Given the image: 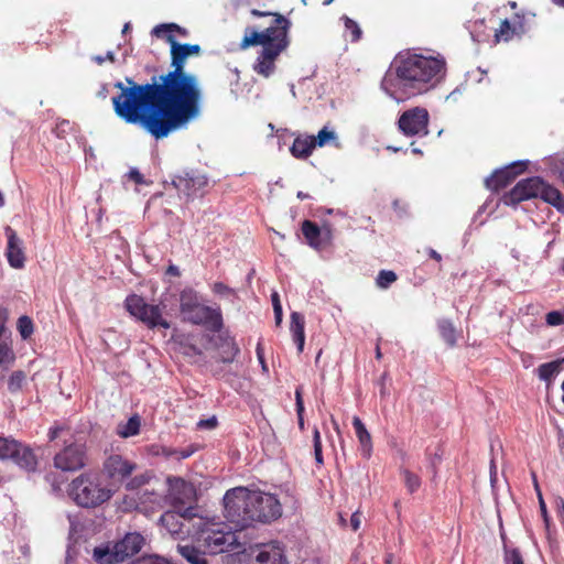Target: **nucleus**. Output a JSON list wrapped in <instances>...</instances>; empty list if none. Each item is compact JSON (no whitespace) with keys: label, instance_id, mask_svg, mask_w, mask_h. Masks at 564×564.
Masks as SVG:
<instances>
[{"label":"nucleus","instance_id":"nucleus-1","mask_svg":"<svg viewBox=\"0 0 564 564\" xmlns=\"http://www.w3.org/2000/svg\"><path fill=\"white\" fill-rule=\"evenodd\" d=\"M170 44L171 69L153 76L151 83L129 86L117 82L120 94L112 98L115 113L127 123H139L155 140L186 128L202 112L203 93L196 75L185 70L189 56H198V44H181L173 34L164 36Z\"/></svg>","mask_w":564,"mask_h":564},{"label":"nucleus","instance_id":"nucleus-2","mask_svg":"<svg viewBox=\"0 0 564 564\" xmlns=\"http://www.w3.org/2000/svg\"><path fill=\"white\" fill-rule=\"evenodd\" d=\"M443 58L400 52L381 80V88L400 101L427 91L445 74Z\"/></svg>","mask_w":564,"mask_h":564},{"label":"nucleus","instance_id":"nucleus-3","mask_svg":"<svg viewBox=\"0 0 564 564\" xmlns=\"http://www.w3.org/2000/svg\"><path fill=\"white\" fill-rule=\"evenodd\" d=\"M250 13L257 18H273L272 23L262 31L251 26L246 28L245 35L239 45L241 50L257 45L262 46L253 65V70L263 77H269L275 69L276 58L289 46L288 33L291 22L276 12L252 9Z\"/></svg>","mask_w":564,"mask_h":564},{"label":"nucleus","instance_id":"nucleus-4","mask_svg":"<svg viewBox=\"0 0 564 564\" xmlns=\"http://www.w3.org/2000/svg\"><path fill=\"white\" fill-rule=\"evenodd\" d=\"M268 500L256 498V491L243 487H237L226 492L224 497L225 518L236 530H243L252 525L261 513H258L256 503H268Z\"/></svg>","mask_w":564,"mask_h":564},{"label":"nucleus","instance_id":"nucleus-5","mask_svg":"<svg viewBox=\"0 0 564 564\" xmlns=\"http://www.w3.org/2000/svg\"><path fill=\"white\" fill-rule=\"evenodd\" d=\"M535 197H540L558 210L564 212V196L562 193L539 176L521 180L510 192L502 196L501 200L507 206H516L523 200Z\"/></svg>","mask_w":564,"mask_h":564},{"label":"nucleus","instance_id":"nucleus-6","mask_svg":"<svg viewBox=\"0 0 564 564\" xmlns=\"http://www.w3.org/2000/svg\"><path fill=\"white\" fill-rule=\"evenodd\" d=\"M144 536L139 532H128L115 543L96 546L93 558L98 564H118L138 554L144 545Z\"/></svg>","mask_w":564,"mask_h":564},{"label":"nucleus","instance_id":"nucleus-7","mask_svg":"<svg viewBox=\"0 0 564 564\" xmlns=\"http://www.w3.org/2000/svg\"><path fill=\"white\" fill-rule=\"evenodd\" d=\"M113 491L100 484L93 474H83L73 480V500L84 508H96L107 502Z\"/></svg>","mask_w":564,"mask_h":564},{"label":"nucleus","instance_id":"nucleus-8","mask_svg":"<svg viewBox=\"0 0 564 564\" xmlns=\"http://www.w3.org/2000/svg\"><path fill=\"white\" fill-rule=\"evenodd\" d=\"M180 311L184 321L196 325H209L214 330L221 327L220 314L199 303L197 294L184 290L180 296Z\"/></svg>","mask_w":564,"mask_h":564},{"label":"nucleus","instance_id":"nucleus-9","mask_svg":"<svg viewBox=\"0 0 564 564\" xmlns=\"http://www.w3.org/2000/svg\"><path fill=\"white\" fill-rule=\"evenodd\" d=\"M12 459L19 467L34 471L37 467V457L33 449L10 437L0 436V460Z\"/></svg>","mask_w":564,"mask_h":564},{"label":"nucleus","instance_id":"nucleus-10","mask_svg":"<svg viewBox=\"0 0 564 564\" xmlns=\"http://www.w3.org/2000/svg\"><path fill=\"white\" fill-rule=\"evenodd\" d=\"M239 564H286L283 549L278 544H261L238 552Z\"/></svg>","mask_w":564,"mask_h":564},{"label":"nucleus","instance_id":"nucleus-11","mask_svg":"<svg viewBox=\"0 0 564 564\" xmlns=\"http://www.w3.org/2000/svg\"><path fill=\"white\" fill-rule=\"evenodd\" d=\"M126 306L131 315L145 323L150 328L156 326L170 328V324L162 317L159 305L147 304L142 297L130 295L126 300Z\"/></svg>","mask_w":564,"mask_h":564},{"label":"nucleus","instance_id":"nucleus-12","mask_svg":"<svg viewBox=\"0 0 564 564\" xmlns=\"http://www.w3.org/2000/svg\"><path fill=\"white\" fill-rule=\"evenodd\" d=\"M195 516L193 507H186L184 510L173 508L161 516L160 523L172 536L183 539L191 533L189 522Z\"/></svg>","mask_w":564,"mask_h":564},{"label":"nucleus","instance_id":"nucleus-13","mask_svg":"<svg viewBox=\"0 0 564 564\" xmlns=\"http://www.w3.org/2000/svg\"><path fill=\"white\" fill-rule=\"evenodd\" d=\"M430 116L425 108L414 107L402 112L398 120L400 131L406 137L429 134Z\"/></svg>","mask_w":564,"mask_h":564},{"label":"nucleus","instance_id":"nucleus-14","mask_svg":"<svg viewBox=\"0 0 564 564\" xmlns=\"http://www.w3.org/2000/svg\"><path fill=\"white\" fill-rule=\"evenodd\" d=\"M137 469V464L120 454L106 456L101 473L110 484H122Z\"/></svg>","mask_w":564,"mask_h":564},{"label":"nucleus","instance_id":"nucleus-15","mask_svg":"<svg viewBox=\"0 0 564 564\" xmlns=\"http://www.w3.org/2000/svg\"><path fill=\"white\" fill-rule=\"evenodd\" d=\"M301 232L310 247L328 246L333 242L335 226L325 219L321 223L305 219L301 223Z\"/></svg>","mask_w":564,"mask_h":564},{"label":"nucleus","instance_id":"nucleus-16","mask_svg":"<svg viewBox=\"0 0 564 564\" xmlns=\"http://www.w3.org/2000/svg\"><path fill=\"white\" fill-rule=\"evenodd\" d=\"M202 538L205 546L210 553L232 552L238 556L241 552V545L237 542V536L231 531L202 530Z\"/></svg>","mask_w":564,"mask_h":564},{"label":"nucleus","instance_id":"nucleus-17","mask_svg":"<svg viewBox=\"0 0 564 564\" xmlns=\"http://www.w3.org/2000/svg\"><path fill=\"white\" fill-rule=\"evenodd\" d=\"M169 491L166 499L174 509H185L196 500L195 487L180 477H169Z\"/></svg>","mask_w":564,"mask_h":564},{"label":"nucleus","instance_id":"nucleus-18","mask_svg":"<svg viewBox=\"0 0 564 564\" xmlns=\"http://www.w3.org/2000/svg\"><path fill=\"white\" fill-rule=\"evenodd\" d=\"M527 169V162H513L503 169L495 171L487 180L486 186L492 192H499L511 184L518 175L522 174Z\"/></svg>","mask_w":564,"mask_h":564},{"label":"nucleus","instance_id":"nucleus-19","mask_svg":"<svg viewBox=\"0 0 564 564\" xmlns=\"http://www.w3.org/2000/svg\"><path fill=\"white\" fill-rule=\"evenodd\" d=\"M173 186L188 198L198 195L208 185L206 175L195 172H185L183 175H175L172 180Z\"/></svg>","mask_w":564,"mask_h":564},{"label":"nucleus","instance_id":"nucleus-20","mask_svg":"<svg viewBox=\"0 0 564 564\" xmlns=\"http://www.w3.org/2000/svg\"><path fill=\"white\" fill-rule=\"evenodd\" d=\"M54 469L48 474L47 479L54 490H61L62 484L67 482L70 473V451L68 446H65L55 455Z\"/></svg>","mask_w":564,"mask_h":564},{"label":"nucleus","instance_id":"nucleus-21","mask_svg":"<svg viewBox=\"0 0 564 564\" xmlns=\"http://www.w3.org/2000/svg\"><path fill=\"white\" fill-rule=\"evenodd\" d=\"M256 498L258 502L260 500H268V503H256V509L260 514V518H257L256 522H269L278 519L282 514V508L280 501L275 498V496L267 492H262L256 490Z\"/></svg>","mask_w":564,"mask_h":564},{"label":"nucleus","instance_id":"nucleus-22","mask_svg":"<svg viewBox=\"0 0 564 564\" xmlns=\"http://www.w3.org/2000/svg\"><path fill=\"white\" fill-rule=\"evenodd\" d=\"M522 33H524V19L516 14L512 21L505 19L500 22L499 28L495 32V40L496 42H508Z\"/></svg>","mask_w":564,"mask_h":564},{"label":"nucleus","instance_id":"nucleus-23","mask_svg":"<svg viewBox=\"0 0 564 564\" xmlns=\"http://www.w3.org/2000/svg\"><path fill=\"white\" fill-rule=\"evenodd\" d=\"M316 148L313 135H299L294 139L290 152L300 160L307 159Z\"/></svg>","mask_w":564,"mask_h":564},{"label":"nucleus","instance_id":"nucleus-24","mask_svg":"<svg viewBox=\"0 0 564 564\" xmlns=\"http://www.w3.org/2000/svg\"><path fill=\"white\" fill-rule=\"evenodd\" d=\"M352 425L360 443L361 454L364 457L369 458L372 451L371 435L358 416H354Z\"/></svg>","mask_w":564,"mask_h":564},{"label":"nucleus","instance_id":"nucleus-25","mask_svg":"<svg viewBox=\"0 0 564 564\" xmlns=\"http://www.w3.org/2000/svg\"><path fill=\"white\" fill-rule=\"evenodd\" d=\"M178 554L189 564H208L205 553L188 543H177Z\"/></svg>","mask_w":564,"mask_h":564},{"label":"nucleus","instance_id":"nucleus-26","mask_svg":"<svg viewBox=\"0 0 564 564\" xmlns=\"http://www.w3.org/2000/svg\"><path fill=\"white\" fill-rule=\"evenodd\" d=\"M304 317L297 312L291 314L290 330L293 335V339L297 345L299 352L303 351L305 333H304Z\"/></svg>","mask_w":564,"mask_h":564},{"label":"nucleus","instance_id":"nucleus-27","mask_svg":"<svg viewBox=\"0 0 564 564\" xmlns=\"http://www.w3.org/2000/svg\"><path fill=\"white\" fill-rule=\"evenodd\" d=\"M15 355L12 349L11 340L0 341V380L4 377V371L14 362Z\"/></svg>","mask_w":564,"mask_h":564},{"label":"nucleus","instance_id":"nucleus-28","mask_svg":"<svg viewBox=\"0 0 564 564\" xmlns=\"http://www.w3.org/2000/svg\"><path fill=\"white\" fill-rule=\"evenodd\" d=\"M173 32H176L178 35L183 37L188 36V31L185 28H182L175 23H163L155 25L152 30V35L164 39L165 35L172 34Z\"/></svg>","mask_w":564,"mask_h":564},{"label":"nucleus","instance_id":"nucleus-29","mask_svg":"<svg viewBox=\"0 0 564 564\" xmlns=\"http://www.w3.org/2000/svg\"><path fill=\"white\" fill-rule=\"evenodd\" d=\"M140 431V419L138 415L131 416L126 423L118 424L117 433L121 437H130L137 435Z\"/></svg>","mask_w":564,"mask_h":564},{"label":"nucleus","instance_id":"nucleus-30","mask_svg":"<svg viewBox=\"0 0 564 564\" xmlns=\"http://www.w3.org/2000/svg\"><path fill=\"white\" fill-rule=\"evenodd\" d=\"M562 360H555L541 365L538 368L539 378L543 381H550L560 372Z\"/></svg>","mask_w":564,"mask_h":564},{"label":"nucleus","instance_id":"nucleus-31","mask_svg":"<svg viewBox=\"0 0 564 564\" xmlns=\"http://www.w3.org/2000/svg\"><path fill=\"white\" fill-rule=\"evenodd\" d=\"M17 329L22 339L26 340L34 333V324L29 316L22 315L19 317L17 322Z\"/></svg>","mask_w":564,"mask_h":564},{"label":"nucleus","instance_id":"nucleus-32","mask_svg":"<svg viewBox=\"0 0 564 564\" xmlns=\"http://www.w3.org/2000/svg\"><path fill=\"white\" fill-rule=\"evenodd\" d=\"M6 257L10 265L14 269H22L25 261V254L22 249H7Z\"/></svg>","mask_w":564,"mask_h":564},{"label":"nucleus","instance_id":"nucleus-33","mask_svg":"<svg viewBox=\"0 0 564 564\" xmlns=\"http://www.w3.org/2000/svg\"><path fill=\"white\" fill-rule=\"evenodd\" d=\"M438 328L443 339L449 345L454 346L456 344V335L455 328L453 324L448 321H442L438 324Z\"/></svg>","mask_w":564,"mask_h":564},{"label":"nucleus","instance_id":"nucleus-34","mask_svg":"<svg viewBox=\"0 0 564 564\" xmlns=\"http://www.w3.org/2000/svg\"><path fill=\"white\" fill-rule=\"evenodd\" d=\"M314 143L316 147H325L326 144L334 142L337 140V135L333 130H329L327 127L321 129L317 135H313Z\"/></svg>","mask_w":564,"mask_h":564},{"label":"nucleus","instance_id":"nucleus-35","mask_svg":"<svg viewBox=\"0 0 564 564\" xmlns=\"http://www.w3.org/2000/svg\"><path fill=\"white\" fill-rule=\"evenodd\" d=\"M238 351L239 349L236 347L234 341H226L223 352L217 357V361L232 362Z\"/></svg>","mask_w":564,"mask_h":564},{"label":"nucleus","instance_id":"nucleus-36","mask_svg":"<svg viewBox=\"0 0 564 564\" xmlns=\"http://www.w3.org/2000/svg\"><path fill=\"white\" fill-rule=\"evenodd\" d=\"M402 475L404 477L405 486L409 492H415L421 486V479L417 475L413 474L409 469L402 470Z\"/></svg>","mask_w":564,"mask_h":564},{"label":"nucleus","instance_id":"nucleus-37","mask_svg":"<svg viewBox=\"0 0 564 564\" xmlns=\"http://www.w3.org/2000/svg\"><path fill=\"white\" fill-rule=\"evenodd\" d=\"M343 20H344L346 30L350 32V41L358 42L361 39V34H362L361 29L359 28L358 23L346 15L343 17Z\"/></svg>","mask_w":564,"mask_h":564},{"label":"nucleus","instance_id":"nucleus-38","mask_svg":"<svg viewBox=\"0 0 564 564\" xmlns=\"http://www.w3.org/2000/svg\"><path fill=\"white\" fill-rule=\"evenodd\" d=\"M25 381V373L21 370L12 372L8 381V389L11 392L19 391Z\"/></svg>","mask_w":564,"mask_h":564},{"label":"nucleus","instance_id":"nucleus-39","mask_svg":"<svg viewBox=\"0 0 564 564\" xmlns=\"http://www.w3.org/2000/svg\"><path fill=\"white\" fill-rule=\"evenodd\" d=\"M9 319V311L6 307H0V341L1 340H11V333L7 327V322Z\"/></svg>","mask_w":564,"mask_h":564},{"label":"nucleus","instance_id":"nucleus-40","mask_svg":"<svg viewBox=\"0 0 564 564\" xmlns=\"http://www.w3.org/2000/svg\"><path fill=\"white\" fill-rule=\"evenodd\" d=\"M395 280H397V274L393 271L382 270L378 274L377 285L379 288L387 289Z\"/></svg>","mask_w":564,"mask_h":564},{"label":"nucleus","instance_id":"nucleus-41","mask_svg":"<svg viewBox=\"0 0 564 564\" xmlns=\"http://www.w3.org/2000/svg\"><path fill=\"white\" fill-rule=\"evenodd\" d=\"M313 443H314V456L315 462L318 465H323V455H322V441H321V433L317 427L313 431Z\"/></svg>","mask_w":564,"mask_h":564},{"label":"nucleus","instance_id":"nucleus-42","mask_svg":"<svg viewBox=\"0 0 564 564\" xmlns=\"http://www.w3.org/2000/svg\"><path fill=\"white\" fill-rule=\"evenodd\" d=\"M505 563L506 564H524L523 557L518 549H507L505 546Z\"/></svg>","mask_w":564,"mask_h":564},{"label":"nucleus","instance_id":"nucleus-43","mask_svg":"<svg viewBox=\"0 0 564 564\" xmlns=\"http://www.w3.org/2000/svg\"><path fill=\"white\" fill-rule=\"evenodd\" d=\"M546 324L550 326H558L564 324V311H552L545 316Z\"/></svg>","mask_w":564,"mask_h":564},{"label":"nucleus","instance_id":"nucleus-44","mask_svg":"<svg viewBox=\"0 0 564 564\" xmlns=\"http://www.w3.org/2000/svg\"><path fill=\"white\" fill-rule=\"evenodd\" d=\"M148 481H149V476H147V475L135 476L127 482L126 488L129 490H134V489L143 486Z\"/></svg>","mask_w":564,"mask_h":564},{"label":"nucleus","instance_id":"nucleus-45","mask_svg":"<svg viewBox=\"0 0 564 564\" xmlns=\"http://www.w3.org/2000/svg\"><path fill=\"white\" fill-rule=\"evenodd\" d=\"M87 459L83 452H73V470L80 469L86 466Z\"/></svg>","mask_w":564,"mask_h":564},{"label":"nucleus","instance_id":"nucleus-46","mask_svg":"<svg viewBox=\"0 0 564 564\" xmlns=\"http://www.w3.org/2000/svg\"><path fill=\"white\" fill-rule=\"evenodd\" d=\"M393 210L395 212L397 216L402 218L408 214V204L402 199H394L392 203Z\"/></svg>","mask_w":564,"mask_h":564},{"label":"nucleus","instance_id":"nucleus-47","mask_svg":"<svg viewBox=\"0 0 564 564\" xmlns=\"http://www.w3.org/2000/svg\"><path fill=\"white\" fill-rule=\"evenodd\" d=\"M4 234L8 239L7 247H19V239L17 232L9 226L4 228Z\"/></svg>","mask_w":564,"mask_h":564},{"label":"nucleus","instance_id":"nucleus-48","mask_svg":"<svg viewBox=\"0 0 564 564\" xmlns=\"http://www.w3.org/2000/svg\"><path fill=\"white\" fill-rule=\"evenodd\" d=\"M215 293L220 295H232L235 291L223 282H216L213 286Z\"/></svg>","mask_w":564,"mask_h":564},{"label":"nucleus","instance_id":"nucleus-49","mask_svg":"<svg viewBox=\"0 0 564 564\" xmlns=\"http://www.w3.org/2000/svg\"><path fill=\"white\" fill-rule=\"evenodd\" d=\"M68 429L66 426H54L48 432V438L51 442L57 440L62 434H67Z\"/></svg>","mask_w":564,"mask_h":564},{"label":"nucleus","instance_id":"nucleus-50","mask_svg":"<svg viewBox=\"0 0 564 564\" xmlns=\"http://www.w3.org/2000/svg\"><path fill=\"white\" fill-rule=\"evenodd\" d=\"M295 404H296V413L297 415H301V413H304V403L302 399V388H297L295 391Z\"/></svg>","mask_w":564,"mask_h":564},{"label":"nucleus","instance_id":"nucleus-51","mask_svg":"<svg viewBox=\"0 0 564 564\" xmlns=\"http://www.w3.org/2000/svg\"><path fill=\"white\" fill-rule=\"evenodd\" d=\"M127 176H128L129 180L133 181L135 184H143L144 183L143 175L137 169H131L128 172Z\"/></svg>","mask_w":564,"mask_h":564},{"label":"nucleus","instance_id":"nucleus-52","mask_svg":"<svg viewBox=\"0 0 564 564\" xmlns=\"http://www.w3.org/2000/svg\"><path fill=\"white\" fill-rule=\"evenodd\" d=\"M216 425H217V420L215 416L207 419V420H200L197 423V426L199 429H209L210 430V429H214Z\"/></svg>","mask_w":564,"mask_h":564},{"label":"nucleus","instance_id":"nucleus-53","mask_svg":"<svg viewBox=\"0 0 564 564\" xmlns=\"http://www.w3.org/2000/svg\"><path fill=\"white\" fill-rule=\"evenodd\" d=\"M94 61L98 64V65H101L105 61H109L111 63H115L116 61V57H115V54L112 52H108L106 54V56H101V55H97L94 57Z\"/></svg>","mask_w":564,"mask_h":564},{"label":"nucleus","instance_id":"nucleus-54","mask_svg":"<svg viewBox=\"0 0 564 564\" xmlns=\"http://www.w3.org/2000/svg\"><path fill=\"white\" fill-rule=\"evenodd\" d=\"M183 354L186 356H196L200 355L202 351L194 345L184 346Z\"/></svg>","mask_w":564,"mask_h":564},{"label":"nucleus","instance_id":"nucleus-55","mask_svg":"<svg viewBox=\"0 0 564 564\" xmlns=\"http://www.w3.org/2000/svg\"><path fill=\"white\" fill-rule=\"evenodd\" d=\"M350 525L354 531H357L360 528V513L358 511L352 513L350 518Z\"/></svg>","mask_w":564,"mask_h":564},{"label":"nucleus","instance_id":"nucleus-56","mask_svg":"<svg viewBox=\"0 0 564 564\" xmlns=\"http://www.w3.org/2000/svg\"><path fill=\"white\" fill-rule=\"evenodd\" d=\"M67 126H68V121H63L56 126L55 132L58 138H65Z\"/></svg>","mask_w":564,"mask_h":564},{"label":"nucleus","instance_id":"nucleus-57","mask_svg":"<svg viewBox=\"0 0 564 564\" xmlns=\"http://www.w3.org/2000/svg\"><path fill=\"white\" fill-rule=\"evenodd\" d=\"M388 378V373L384 372L379 379L380 394L384 397L387 394L386 381Z\"/></svg>","mask_w":564,"mask_h":564},{"label":"nucleus","instance_id":"nucleus-58","mask_svg":"<svg viewBox=\"0 0 564 564\" xmlns=\"http://www.w3.org/2000/svg\"><path fill=\"white\" fill-rule=\"evenodd\" d=\"M108 94H109V87L107 84H102L100 86V88L98 89L97 91V97L100 98V99H106L108 97Z\"/></svg>","mask_w":564,"mask_h":564},{"label":"nucleus","instance_id":"nucleus-59","mask_svg":"<svg viewBox=\"0 0 564 564\" xmlns=\"http://www.w3.org/2000/svg\"><path fill=\"white\" fill-rule=\"evenodd\" d=\"M497 481V467L494 459L490 462V482L494 487Z\"/></svg>","mask_w":564,"mask_h":564},{"label":"nucleus","instance_id":"nucleus-60","mask_svg":"<svg viewBox=\"0 0 564 564\" xmlns=\"http://www.w3.org/2000/svg\"><path fill=\"white\" fill-rule=\"evenodd\" d=\"M273 311H274L275 324L280 325L282 322V306H278L276 308H273Z\"/></svg>","mask_w":564,"mask_h":564},{"label":"nucleus","instance_id":"nucleus-61","mask_svg":"<svg viewBox=\"0 0 564 564\" xmlns=\"http://www.w3.org/2000/svg\"><path fill=\"white\" fill-rule=\"evenodd\" d=\"M166 273L170 274V275L178 276L180 275V270L175 265H170L167 268V270H166Z\"/></svg>","mask_w":564,"mask_h":564},{"label":"nucleus","instance_id":"nucleus-62","mask_svg":"<svg viewBox=\"0 0 564 564\" xmlns=\"http://www.w3.org/2000/svg\"><path fill=\"white\" fill-rule=\"evenodd\" d=\"M273 308H276L278 306H281L279 294L276 292H273L271 295Z\"/></svg>","mask_w":564,"mask_h":564},{"label":"nucleus","instance_id":"nucleus-63","mask_svg":"<svg viewBox=\"0 0 564 564\" xmlns=\"http://www.w3.org/2000/svg\"><path fill=\"white\" fill-rule=\"evenodd\" d=\"M430 257L436 261H441L442 257L436 250L431 249Z\"/></svg>","mask_w":564,"mask_h":564},{"label":"nucleus","instance_id":"nucleus-64","mask_svg":"<svg viewBox=\"0 0 564 564\" xmlns=\"http://www.w3.org/2000/svg\"><path fill=\"white\" fill-rule=\"evenodd\" d=\"M297 198L301 199V200H304L306 198H310V195L307 193H304V192H297Z\"/></svg>","mask_w":564,"mask_h":564}]
</instances>
